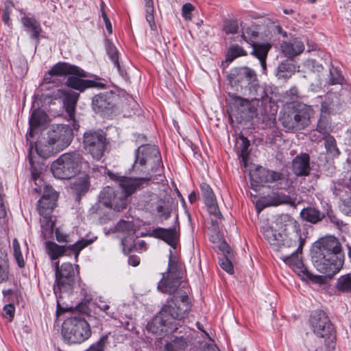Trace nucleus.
<instances>
[{
    "label": "nucleus",
    "instance_id": "f257e3e1",
    "mask_svg": "<svg viewBox=\"0 0 351 351\" xmlns=\"http://www.w3.org/2000/svg\"><path fill=\"white\" fill-rule=\"evenodd\" d=\"M190 300L186 294L173 295L167 300L160 312L147 324L148 330L159 337L178 330L176 322L184 319L191 311Z\"/></svg>",
    "mask_w": 351,
    "mask_h": 351
},
{
    "label": "nucleus",
    "instance_id": "f03ea898",
    "mask_svg": "<svg viewBox=\"0 0 351 351\" xmlns=\"http://www.w3.org/2000/svg\"><path fill=\"white\" fill-rule=\"evenodd\" d=\"M311 258L319 272L332 277L340 271L344 261L341 243L334 236L321 238L312 247Z\"/></svg>",
    "mask_w": 351,
    "mask_h": 351
},
{
    "label": "nucleus",
    "instance_id": "7ed1b4c3",
    "mask_svg": "<svg viewBox=\"0 0 351 351\" xmlns=\"http://www.w3.org/2000/svg\"><path fill=\"white\" fill-rule=\"evenodd\" d=\"M110 179L118 182L119 188L104 187L99 194L100 202L106 207L120 212L126 208L128 199L136 189L149 184L150 177L128 178L117 174L110 173Z\"/></svg>",
    "mask_w": 351,
    "mask_h": 351
},
{
    "label": "nucleus",
    "instance_id": "20e7f679",
    "mask_svg": "<svg viewBox=\"0 0 351 351\" xmlns=\"http://www.w3.org/2000/svg\"><path fill=\"white\" fill-rule=\"evenodd\" d=\"M304 241L300 235L295 232L293 237L285 234L281 241L278 242V247H274V250L279 253V258L302 278H309L315 282H321L322 277L311 274L304 267L300 254L302 250Z\"/></svg>",
    "mask_w": 351,
    "mask_h": 351
},
{
    "label": "nucleus",
    "instance_id": "39448f33",
    "mask_svg": "<svg viewBox=\"0 0 351 351\" xmlns=\"http://www.w3.org/2000/svg\"><path fill=\"white\" fill-rule=\"evenodd\" d=\"M57 76H68L66 85L80 92L87 88L95 86L96 83L92 80H84L86 73L80 67L67 62H60L56 64L44 76L47 84L55 83Z\"/></svg>",
    "mask_w": 351,
    "mask_h": 351
},
{
    "label": "nucleus",
    "instance_id": "423d86ee",
    "mask_svg": "<svg viewBox=\"0 0 351 351\" xmlns=\"http://www.w3.org/2000/svg\"><path fill=\"white\" fill-rule=\"evenodd\" d=\"M55 268L54 293L57 298V315L66 311L68 306H64L62 301L64 298L69 296L75 285V271L70 263H64L60 266L59 262L53 263Z\"/></svg>",
    "mask_w": 351,
    "mask_h": 351
},
{
    "label": "nucleus",
    "instance_id": "0eeeda50",
    "mask_svg": "<svg viewBox=\"0 0 351 351\" xmlns=\"http://www.w3.org/2000/svg\"><path fill=\"white\" fill-rule=\"evenodd\" d=\"M58 197L53 189L46 186L41 199L38 202L37 210L40 215L41 235L44 239L51 237L53 232L55 223L51 214L56 207Z\"/></svg>",
    "mask_w": 351,
    "mask_h": 351
},
{
    "label": "nucleus",
    "instance_id": "6e6552de",
    "mask_svg": "<svg viewBox=\"0 0 351 351\" xmlns=\"http://www.w3.org/2000/svg\"><path fill=\"white\" fill-rule=\"evenodd\" d=\"M161 162L160 152L156 146L143 145L137 150L133 169L134 171L145 173V177H150L152 180V173L160 175Z\"/></svg>",
    "mask_w": 351,
    "mask_h": 351
},
{
    "label": "nucleus",
    "instance_id": "1a4fd4ad",
    "mask_svg": "<svg viewBox=\"0 0 351 351\" xmlns=\"http://www.w3.org/2000/svg\"><path fill=\"white\" fill-rule=\"evenodd\" d=\"M313 114L311 106L298 103L293 104L291 109L280 114V121L287 131H300L310 125Z\"/></svg>",
    "mask_w": 351,
    "mask_h": 351
},
{
    "label": "nucleus",
    "instance_id": "9d476101",
    "mask_svg": "<svg viewBox=\"0 0 351 351\" xmlns=\"http://www.w3.org/2000/svg\"><path fill=\"white\" fill-rule=\"evenodd\" d=\"M82 160L80 154L66 153L52 162L51 171L58 179H71L80 171Z\"/></svg>",
    "mask_w": 351,
    "mask_h": 351
},
{
    "label": "nucleus",
    "instance_id": "9b49d317",
    "mask_svg": "<svg viewBox=\"0 0 351 351\" xmlns=\"http://www.w3.org/2000/svg\"><path fill=\"white\" fill-rule=\"evenodd\" d=\"M62 333L69 343H81L90 337L91 330L84 319L74 317L64 322Z\"/></svg>",
    "mask_w": 351,
    "mask_h": 351
},
{
    "label": "nucleus",
    "instance_id": "f8f14e48",
    "mask_svg": "<svg viewBox=\"0 0 351 351\" xmlns=\"http://www.w3.org/2000/svg\"><path fill=\"white\" fill-rule=\"evenodd\" d=\"M83 148L94 159L99 160L104 155L107 141L105 133L101 130H90L83 135Z\"/></svg>",
    "mask_w": 351,
    "mask_h": 351
},
{
    "label": "nucleus",
    "instance_id": "ddd939ff",
    "mask_svg": "<svg viewBox=\"0 0 351 351\" xmlns=\"http://www.w3.org/2000/svg\"><path fill=\"white\" fill-rule=\"evenodd\" d=\"M228 80L236 90L246 91L248 89L250 93H252V88H255L257 84L256 73L246 66L232 69L228 75Z\"/></svg>",
    "mask_w": 351,
    "mask_h": 351
},
{
    "label": "nucleus",
    "instance_id": "4468645a",
    "mask_svg": "<svg viewBox=\"0 0 351 351\" xmlns=\"http://www.w3.org/2000/svg\"><path fill=\"white\" fill-rule=\"evenodd\" d=\"M97 239L95 237L91 239H82L75 243L69 245H59L54 242H46V250L51 259L56 260L59 257L72 254L75 255V259L77 261L79 254L85 247L93 243Z\"/></svg>",
    "mask_w": 351,
    "mask_h": 351
},
{
    "label": "nucleus",
    "instance_id": "2eb2a0df",
    "mask_svg": "<svg viewBox=\"0 0 351 351\" xmlns=\"http://www.w3.org/2000/svg\"><path fill=\"white\" fill-rule=\"evenodd\" d=\"M310 323L314 333L319 337H329L334 332L332 324L326 313L322 310H317L312 313Z\"/></svg>",
    "mask_w": 351,
    "mask_h": 351
},
{
    "label": "nucleus",
    "instance_id": "dca6fc26",
    "mask_svg": "<svg viewBox=\"0 0 351 351\" xmlns=\"http://www.w3.org/2000/svg\"><path fill=\"white\" fill-rule=\"evenodd\" d=\"M48 138L56 146V150L62 149L72 141V130L66 125H56L48 132Z\"/></svg>",
    "mask_w": 351,
    "mask_h": 351
},
{
    "label": "nucleus",
    "instance_id": "f3484780",
    "mask_svg": "<svg viewBox=\"0 0 351 351\" xmlns=\"http://www.w3.org/2000/svg\"><path fill=\"white\" fill-rule=\"evenodd\" d=\"M79 96V93L67 88L58 89L54 93L55 98L60 99L62 101L64 107L65 108L69 119L73 121V128L75 130H77L80 127L79 124H77L75 120V106L77 105Z\"/></svg>",
    "mask_w": 351,
    "mask_h": 351
},
{
    "label": "nucleus",
    "instance_id": "a211bd4d",
    "mask_svg": "<svg viewBox=\"0 0 351 351\" xmlns=\"http://www.w3.org/2000/svg\"><path fill=\"white\" fill-rule=\"evenodd\" d=\"M229 104L232 110L239 114L241 118L248 116L254 111L252 101L249 99L229 93Z\"/></svg>",
    "mask_w": 351,
    "mask_h": 351
},
{
    "label": "nucleus",
    "instance_id": "6ab92c4d",
    "mask_svg": "<svg viewBox=\"0 0 351 351\" xmlns=\"http://www.w3.org/2000/svg\"><path fill=\"white\" fill-rule=\"evenodd\" d=\"M310 156L302 153L296 156L292 161V171L297 176H306L310 173Z\"/></svg>",
    "mask_w": 351,
    "mask_h": 351
},
{
    "label": "nucleus",
    "instance_id": "aec40b11",
    "mask_svg": "<svg viewBox=\"0 0 351 351\" xmlns=\"http://www.w3.org/2000/svg\"><path fill=\"white\" fill-rule=\"evenodd\" d=\"M152 235L156 238L163 240L173 248L176 247L178 234L175 228L168 229L157 228L153 230Z\"/></svg>",
    "mask_w": 351,
    "mask_h": 351
},
{
    "label": "nucleus",
    "instance_id": "412c9836",
    "mask_svg": "<svg viewBox=\"0 0 351 351\" xmlns=\"http://www.w3.org/2000/svg\"><path fill=\"white\" fill-rule=\"evenodd\" d=\"M47 119V114L40 109H34L32 112V114L29 121V132L27 135V141L29 137H32L36 130L40 126H43Z\"/></svg>",
    "mask_w": 351,
    "mask_h": 351
},
{
    "label": "nucleus",
    "instance_id": "4be33fe9",
    "mask_svg": "<svg viewBox=\"0 0 351 351\" xmlns=\"http://www.w3.org/2000/svg\"><path fill=\"white\" fill-rule=\"evenodd\" d=\"M281 48L285 56L293 58L304 50V45L298 38H292L289 42H284Z\"/></svg>",
    "mask_w": 351,
    "mask_h": 351
},
{
    "label": "nucleus",
    "instance_id": "5701e85b",
    "mask_svg": "<svg viewBox=\"0 0 351 351\" xmlns=\"http://www.w3.org/2000/svg\"><path fill=\"white\" fill-rule=\"evenodd\" d=\"M263 202L265 206H276L280 204H294V200H293L290 196L282 192H275L268 195L263 199Z\"/></svg>",
    "mask_w": 351,
    "mask_h": 351
},
{
    "label": "nucleus",
    "instance_id": "b1692460",
    "mask_svg": "<svg viewBox=\"0 0 351 351\" xmlns=\"http://www.w3.org/2000/svg\"><path fill=\"white\" fill-rule=\"evenodd\" d=\"M268 169L263 167L256 169L250 173L251 184L252 188L257 191L259 186H264L268 184Z\"/></svg>",
    "mask_w": 351,
    "mask_h": 351
},
{
    "label": "nucleus",
    "instance_id": "393cba45",
    "mask_svg": "<svg viewBox=\"0 0 351 351\" xmlns=\"http://www.w3.org/2000/svg\"><path fill=\"white\" fill-rule=\"evenodd\" d=\"M265 239L268 241L271 246L278 247V242L281 241L284 235L280 230H276L273 225L263 227L261 230Z\"/></svg>",
    "mask_w": 351,
    "mask_h": 351
},
{
    "label": "nucleus",
    "instance_id": "a878e982",
    "mask_svg": "<svg viewBox=\"0 0 351 351\" xmlns=\"http://www.w3.org/2000/svg\"><path fill=\"white\" fill-rule=\"evenodd\" d=\"M180 285V279L174 278L171 276H165L158 282V289L165 293L172 294L178 289Z\"/></svg>",
    "mask_w": 351,
    "mask_h": 351
},
{
    "label": "nucleus",
    "instance_id": "bb28decb",
    "mask_svg": "<svg viewBox=\"0 0 351 351\" xmlns=\"http://www.w3.org/2000/svg\"><path fill=\"white\" fill-rule=\"evenodd\" d=\"M56 146L49 141L40 140L36 143L35 152L39 156L47 158L56 153Z\"/></svg>",
    "mask_w": 351,
    "mask_h": 351
},
{
    "label": "nucleus",
    "instance_id": "cd10ccee",
    "mask_svg": "<svg viewBox=\"0 0 351 351\" xmlns=\"http://www.w3.org/2000/svg\"><path fill=\"white\" fill-rule=\"evenodd\" d=\"M23 23L26 32L30 33L31 37L34 39H38L42 32L41 26L34 18L29 16H23L21 18Z\"/></svg>",
    "mask_w": 351,
    "mask_h": 351
},
{
    "label": "nucleus",
    "instance_id": "c85d7f7f",
    "mask_svg": "<svg viewBox=\"0 0 351 351\" xmlns=\"http://www.w3.org/2000/svg\"><path fill=\"white\" fill-rule=\"evenodd\" d=\"M297 70V67L291 61L284 60L278 66L276 75L278 79L287 80Z\"/></svg>",
    "mask_w": 351,
    "mask_h": 351
},
{
    "label": "nucleus",
    "instance_id": "c756f323",
    "mask_svg": "<svg viewBox=\"0 0 351 351\" xmlns=\"http://www.w3.org/2000/svg\"><path fill=\"white\" fill-rule=\"evenodd\" d=\"M89 186V177L87 175L82 176L71 183V189L78 199L88 191Z\"/></svg>",
    "mask_w": 351,
    "mask_h": 351
},
{
    "label": "nucleus",
    "instance_id": "7c9ffc66",
    "mask_svg": "<svg viewBox=\"0 0 351 351\" xmlns=\"http://www.w3.org/2000/svg\"><path fill=\"white\" fill-rule=\"evenodd\" d=\"M341 99L337 95H328L322 104L321 110L324 113H333L339 110Z\"/></svg>",
    "mask_w": 351,
    "mask_h": 351
},
{
    "label": "nucleus",
    "instance_id": "2f4dec72",
    "mask_svg": "<svg viewBox=\"0 0 351 351\" xmlns=\"http://www.w3.org/2000/svg\"><path fill=\"white\" fill-rule=\"evenodd\" d=\"M302 219L312 223H316L324 218V213L315 208H304L300 213Z\"/></svg>",
    "mask_w": 351,
    "mask_h": 351
},
{
    "label": "nucleus",
    "instance_id": "473e14b6",
    "mask_svg": "<svg viewBox=\"0 0 351 351\" xmlns=\"http://www.w3.org/2000/svg\"><path fill=\"white\" fill-rule=\"evenodd\" d=\"M93 108L96 112H102L111 108V101L106 95H98L93 97L92 101Z\"/></svg>",
    "mask_w": 351,
    "mask_h": 351
},
{
    "label": "nucleus",
    "instance_id": "72a5a7b5",
    "mask_svg": "<svg viewBox=\"0 0 351 351\" xmlns=\"http://www.w3.org/2000/svg\"><path fill=\"white\" fill-rule=\"evenodd\" d=\"M250 147L249 140L243 136H239L236 143V147L238 149L239 155L242 158V161L245 164L250 154L248 150Z\"/></svg>",
    "mask_w": 351,
    "mask_h": 351
},
{
    "label": "nucleus",
    "instance_id": "f704fd0d",
    "mask_svg": "<svg viewBox=\"0 0 351 351\" xmlns=\"http://www.w3.org/2000/svg\"><path fill=\"white\" fill-rule=\"evenodd\" d=\"M28 159H29V162L31 165V173H32V179L34 180L36 185H37L38 184L37 181L40 182L39 178L42 173L43 168L40 166L37 167L34 165V147L31 143H30V147L29 148Z\"/></svg>",
    "mask_w": 351,
    "mask_h": 351
},
{
    "label": "nucleus",
    "instance_id": "c9c22d12",
    "mask_svg": "<svg viewBox=\"0 0 351 351\" xmlns=\"http://www.w3.org/2000/svg\"><path fill=\"white\" fill-rule=\"evenodd\" d=\"M167 276L180 280L182 278L180 266L176 260V257L172 255L171 251H170V255L169 258Z\"/></svg>",
    "mask_w": 351,
    "mask_h": 351
},
{
    "label": "nucleus",
    "instance_id": "e433bc0d",
    "mask_svg": "<svg viewBox=\"0 0 351 351\" xmlns=\"http://www.w3.org/2000/svg\"><path fill=\"white\" fill-rule=\"evenodd\" d=\"M9 278V264L7 254L0 250V283Z\"/></svg>",
    "mask_w": 351,
    "mask_h": 351
},
{
    "label": "nucleus",
    "instance_id": "4c0bfd02",
    "mask_svg": "<svg viewBox=\"0 0 351 351\" xmlns=\"http://www.w3.org/2000/svg\"><path fill=\"white\" fill-rule=\"evenodd\" d=\"M188 338L176 337L171 342L166 344L164 351H182L187 346Z\"/></svg>",
    "mask_w": 351,
    "mask_h": 351
},
{
    "label": "nucleus",
    "instance_id": "58836bf2",
    "mask_svg": "<svg viewBox=\"0 0 351 351\" xmlns=\"http://www.w3.org/2000/svg\"><path fill=\"white\" fill-rule=\"evenodd\" d=\"M324 139L327 153L332 157H337L340 152L337 147L336 141L334 137L332 136H326Z\"/></svg>",
    "mask_w": 351,
    "mask_h": 351
},
{
    "label": "nucleus",
    "instance_id": "ea45409f",
    "mask_svg": "<svg viewBox=\"0 0 351 351\" xmlns=\"http://www.w3.org/2000/svg\"><path fill=\"white\" fill-rule=\"evenodd\" d=\"M156 210L158 213V217L161 220H166L170 216V208L167 203L162 199L157 200Z\"/></svg>",
    "mask_w": 351,
    "mask_h": 351
},
{
    "label": "nucleus",
    "instance_id": "a19ab883",
    "mask_svg": "<svg viewBox=\"0 0 351 351\" xmlns=\"http://www.w3.org/2000/svg\"><path fill=\"white\" fill-rule=\"evenodd\" d=\"M253 51L252 53L254 55L258 60L266 59L268 51L271 48L269 44H253Z\"/></svg>",
    "mask_w": 351,
    "mask_h": 351
},
{
    "label": "nucleus",
    "instance_id": "79ce46f5",
    "mask_svg": "<svg viewBox=\"0 0 351 351\" xmlns=\"http://www.w3.org/2000/svg\"><path fill=\"white\" fill-rule=\"evenodd\" d=\"M337 288L341 292H351V276L347 274L340 276L337 282Z\"/></svg>",
    "mask_w": 351,
    "mask_h": 351
},
{
    "label": "nucleus",
    "instance_id": "37998d69",
    "mask_svg": "<svg viewBox=\"0 0 351 351\" xmlns=\"http://www.w3.org/2000/svg\"><path fill=\"white\" fill-rule=\"evenodd\" d=\"M246 54L247 53L242 47L237 45H233L228 51L226 56V61L232 62L236 58L242 56H246Z\"/></svg>",
    "mask_w": 351,
    "mask_h": 351
},
{
    "label": "nucleus",
    "instance_id": "c03bdc74",
    "mask_svg": "<svg viewBox=\"0 0 351 351\" xmlns=\"http://www.w3.org/2000/svg\"><path fill=\"white\" fill-rule=\"evenodd\" d=\"M200 189L205 204L212 203L216 201L215 195L208 184L202 183L200 185Z\"/></svg>",
    "mask_w": 351,
    "mask_h": 351
},
{
    "label": "nucleus",
    "instance_id": "a18cd8bd",
    "mask_svg": "<svg viewBox=\"0 0 351 351\" xmlns=\"http://www.w3.org/2000/svg\"><path fill=\"white\" fill-rule=\"evenodd\" d=\"M285 179V178L282 173L268 169V184H275L277 188H280V185H281L282 181Z\"/></svg>",
    "mask_w": 351,
    "mask_h": 351
},
{
    "label": "nucleus",
    "instance_id": "49530a36",
    "mask_svg": "<svg viewBox=\"0 0 351 351\" xmlns=\"http://www.w3.org/2000/svg\"><path fill=\"white\" fill-rule=\"evenodd\" d=\"M106 48L109 58L118 70H119L120 65L118 60V51L117 49L110 42H109V40H106Z\"/></svg>",
    "mask_w": 351,
    "mask_h": 351
},
{
    "label": "nucleus",
    "instance_id": "de8ad7c7",
    "mask_svg": "<svg viewBox=\"0 0 351 351\" xmlns=\"http://www.w3.org/2000/svg\"><path fill=\"white\" fill-rule=\"evenodd\" d=\"M14 256L19 267L22 268L25 266V261L23 259L19 243L16 239H14L12 242Z\"/></svg>",
    "mask_w": 351,
    "mask_h": 351
},
{
    "label": "nucleus",
    "instance_id": "09e8293b",
    "mask_svg": "<svg viewBox=\"0 0 351 351\" xmlns=\"http://www.w3.org/2000/svg\"><path fill=\"white\" fill-rule=\"evenodd\" d=\"M233 255L223 256L219 258V264L221 267L230 274H232L234 271L233 265L231 263V259Z\"/></svg>",
    "mask_w": 351,
    "mask_h": 351
},
{
    "label": "nucleus",
    "instance_id": "8fccbe9b",
    "mask_svg": "<svg viewBox=\"0 0 351 351\" xmlns=\"http://www.w3.org/2000/svg\"><path fill=\"white\" fill-rule=\"evenodd\" d=\"M239 26L236 21H228L223 25V31L226 34H236L238 32Z\"/></svg>",
    "mask_w": 351,
    "mask_h": 351
},
{
    "label": "nucleus",
    "instance_id": "3c124183",
    "mask_svg": "<svg viewBox=\"0 0 351 351\" xmlns=\"http://www.w3.org/2000/svg\"><path fill=\"white\" fill-rule=\"evenodd\" d=\"M107 339L106 335L103 336L96 343L92 345L87 351H104Z\"/></svg>",
    "mask_w": 351,
    "mask_h": 351
},
{
    "label": "nucleus",
    "instance_id": "603ef678",
    "mask_svg": "<svg viewBox=\"0 0 351 351\" xmlns=\"http://www.w3.org/2000/svg\"><path fill=\"white\" fill-rule=\"evenodd\" d=\"M330 75L331 77L329 80L330 84L334 85L342 84L343 79L336 69L330 70Z\"/></svg>",
    "mask_w": 351,
    "mask_h": 351
},
{
    "label": "nucleus",
    "instance_id": "864d4df0",
    "mask_svg": "<svg viewBox=\"0 0 351 351\" xmlns=\"http://www.w3.org/2000/svg\"><path fill=\"white\" fill-rule=\"evenodd\" d=\"M206 205L208 208V212L211 215L218 217L219 218H222L221 213H220V211L219 210V208H218L216 201H215L214 202H212V203H207V204H206Z\"/></svg>",
    "mask_w": 351,
    "mask_h": 351
},
{
    "label": "nucleus",
    "instance_id": "5fc2aeb1",
    "mask_svg": "<svg viewBox=\"0 0 351 351\" xmlns=\"http://www.w3.org/2000/svg\"><path fill=\"white\" fill-rule=\"evenodd\" d=\"M3 316L12 321L14 315V306L12 304H7L3 309Z\"/></svg>",
    "mask_w": 351,
    "mask_h": 351
},
{
    "label": "nucleus",
    "instance_id": "6e6d98bb",
    "mask_svg": "<svg viewBox=\"0 0 351 351\" xmlns=\"http://www.w3.org/2000/svg\"><path fill=\"white\" fill-rule=\"evenodd\" d=\"M117 229L121 231H126L129 234H134L133 224L125 221H120L117 225Z\"/></svg>",
    "mask_w": 351,
    "mask_h": 351
},
{
    "label": "nucleus",
    "instance_id": "4d7b16f0",
    "mask_svg": "<svg viewBox=\"0 0 351 351\" xmlns=\"http://www.w3.org/2000/svg\"><path fill=\"white\" fill-rule=\"evenodd\" d=\"M316 130L323 136V137H322L323 138H325L326 136H330L328 134L329 129L327 127L325 122L323 121H319L318 122Z\"/></svg>",
    "mask_w": 351,
    "mask_h": 351
},
{
    "label": "nucleus",
    "instance_id": "13d9d810",
    "mask_svg": "<svg viewBox=\"0 0 351 351\" xmlns=\"http://www.w3.org/2000/svg\"><path fill=\"white\" fill-rule=\"evenodd\" d=\"M193 10V6L190 3H186L182 6V16L186 19H191V12Z\"/></svg>",
    "mask_w": 351,
    "mask_h": 351
},
{
    "label": "nucleus",
    "instance_id": "bf43d9fd",
    "mask_svg": "<svg viewBox=\"0 0 351 351\" xmlns=\"http://www.w3.org/2000/svg\"><path fill=\"white\" fill-rule=\"evenodd\" d=\"M153 13L154 9H152L151 10L146 9V20L152 30L156 29V24L154 22V16Z\"/></svg>",
    "mask_w": 351,
    "mask_h": 351
},
{
    "label": "nucleus",
    "instance_id": "052dcab7",
    "mask_svg": "<svg viewBox=\"0 0 351 351\" xmlns=\"http://www.w3.org/2000/svg\"><path fill=\"white\" fill-rule=\"evenodd\" d=\"M56 240L60 243L69 242V236L64 233L61 232L58 228L56 230Z\"/></svg>",
    "mask_w": 351,
    "mask_h": 351
},
{
    "label": "nucleus",
    "instance_id": "680f3d73",
    "mask_svg": "<svg viewBox=\"0 0 351 351\" xmlns=\"http://www.w3.org/2000/svg\"><path fill=\"white\" fill-rule=\"evenodd\" d=\"M101 15H102V18L104 21L107 31L108 32L109 34H112V24H111L110 19H108L106 13L103 10H101Z\"/></svg>",
    "mask_w": 351,
    "mask_h": 351
},
{
    "label": "nucleus",
    "instance_id": "e2e57ef3",
    "mask_svg": "<svg viewBox=\"0 0 351 351\" xmlns=\"http://www.w3.org/2000/svg\"><path fill=\"white\" fill-rule=\"evenodd\" d=\"M3 196H0V219H5L7 216V210Z\"/></svg>",
    "mask_w": 351,
    "mask_h": 351
},
{
    "label": "nucleus",
    "instance_id": "0e129e2a",
    "mask_svg": "<svg viewBox=\"0 0 351 351\" xmlns=\"http://www.w3.org/2000/svg\"><path fill=\"white\" fill-rule=\"evenodd\" d=\"M10 9L8 6H5L2 14V21L5 25H10Z\"/></svg>",
    "mask_w": 351,
    "mask_h": 351
},
{
    "label": "nucleus",
    "instance_id": "69168bd1",
    "mask_svg": "<svg viewBox=\"0 0 351 351\" xmlns=\"http://www.w3.org/2000/svg\"><path fill=\"white\" fill-rule=\"evenodd\" d=\"M219 249L221 251H222L223 254V256H231L233 255L232 252H231V249L230 246L225 242L221 243L219 246Z\"/></svg>",
    "mask_w": 351,
    "mask_h": 351
},
{
    "label": "nucleus",
    "instance_id": "338daca9",
    "mask_svg": "<svg viewBox=\"0 0 351 351\" xmlns=\"http://www.w3.org/2000/svg\"><path fill=\"white\" fill-rule=\"evenodd\" d=\"M140 263V258L136 256H130L128 258V264L133 266L136 267Z\"/></svg>",
    "mask_w": 351,
    "mask_h": 351
},
{
    "label": "nucleus",
    "instance_id": "774afa93",
    "mask_svg": "<svg viewBox=\"0 0 351 351\" xmlns=\"http://www.w3.org/2000/svg\"><path fill=\"white\" fill-rule=\"evenodd\" d=\"M246 34L253 38H255L258 36V32L252 29L251 28H247L246 29Z\"/></svg>",
    "mask_w": 351,
    "mask_h": 351
}]
</instances>
